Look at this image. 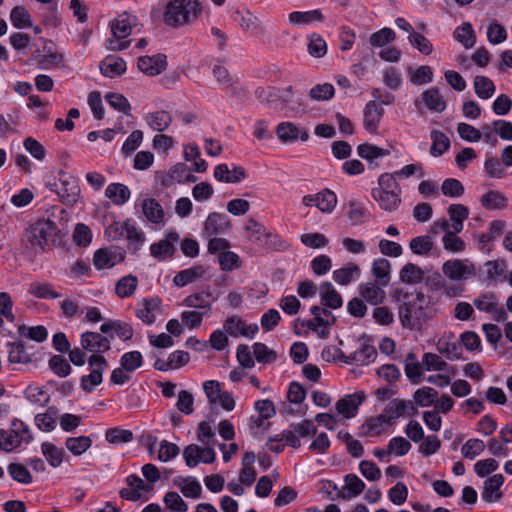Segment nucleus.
I'll list each match as a JSON object with an SVG mask.
<instances>
[{
    "label": "nucleus",
    "mask_w": 512,
    "mask_h": 512,
    "mask_svg": "<svg viewBox=\"0 0 512 512\" xmlns=\"http://www.w3.org/2000/svg\"><path fill=\"white\" fill-rule=\"evenodd\" d=\"M124 238L128 241V250L133 254H137L145 242L144 233L135 226L132 220L129 221Z\"/></svg>",
    "instance_id": "c9c22d12"
},
{
    "label": "nucleus",
    "mask_w": 512,
    "mask_h": 512,
    "mask_svg": "<svg viewBox=\"0 0 512 512\" xmlns=\"http://www.w3.org/2000/svg\"><path fill=\"white\" fill-rule=\"evenodd\" d=\"M57 227L51 220H38L26 229L23 242L30 245V248L39 247L45 250L49 239L56 234Z\"/></svg>",
    "instance_id": "39448f33"
},
{
    "label": "nucleus",
    "mask_w": 512,
    "mask_h": 512,
    "mask_svg": "<svg viewBox=\"0 0 512 512\" xmlns=\"http://www.w3.org/2000/svg\"><path fill=\"white\" fill-rule=\"evenodd\" d=\"M99 68L105 77L114 78L126 71V62L119 56L108 55L100 62Z\"/></svg>",
    "instance_id": "393cba45"
},
{
    "label": "nucleus",
    "mask_w": 512,
    "mask_h": 512,
    "mask_svg": "<svg viewBox=\"0 0 512 512\" xmlns=\"http://www.w3.org/2000/svg\"><path fill=\"white\" fill-rule=\"evenodd\" d=\"M321 304L329 309H338L343 304L341 294L335 289L331 282H322L319 286Z\"/></svg>",
    "instance_id": "412c9836"
},
{
    "label": "nucleus",
    "mask_w": 512,
    "mask_h": 512,
    "mask_svg": "<svg viewBox=\"0 0 512 512\" xmlns=\"http://www.w3.org/2000/svg\"><path fill=\"white\" fill-rule=\"evenodd\" d=\"M181 304L185 307L194 308L196 311L211 314L212 302L204 297V292L188 295Z\"/></svg>",
    "instance_id": "a19ab883"
},
{
    "label": "nucleus",
    "mask_w": 512,
    "mask_h": 512,
    "mask_svg": "<svg viewBox=\"0 0 512 512\" xmlns=\"http://www.w3.org/2000/svg\"><path fill=\"white\" fill-rule=\"evenodd\" d=\"M18 334L22 337H27L33 341L41 343L47 339L48 331L46 327L42 325H37L33 327L21 325L18 327Z\"/></svg>",
    "instance_id": "13d9d810"
},
{
    "label": "nucleus",
    "mask_w": 512,
    "mask_h": 512,
    "mask_svg": "<svg viewBox=\"0 0 512 512\" xmlns=\"http://www.w3.org/2000/svg\"><path fill=\"white\" fill-rule=\"evenodd\" d=\"M10 20L17 29L32 27L31 15L23 6H15L11 10Z\"/></svg>",
    "instance_id": "5fc2aeb1"
},
{
    "label": "nucleus",
    "mask_w": 512,
    "mask_h": 512,
    "mask_svg": "<svg viewBox=\"0 0 512 512\" xmlns=\"http://www.w3.org/2000/svg\"><path fill=\"white\" fill-rule=\"evenodd\" d=\"M105 99L108 102V104L115 110L122 112L126 115L129 114L131 105L124 95L116 92H108L105 95Z\"/></svg>",
    "instance_id": "69168bd1"
},
{
    "label": "nucleus",
    "mask_w": 512,
    "mask_h": 512,
    "mask_svg": "<svg viewBox=\"0 0 512 512\" xmlns=\"http://www.w3.org/2000/svg\"><path fill=\"white\" fill-rule=\"evenodd\" d=\"M433 245V241L428 235L417 236L409 243L411 251L417 255H427L433 249Z\"/></svg>",
    "instance_id": "bf43d9fd"
},
{
    "label": "nucleus",
    "mask_w": 512,
    "mask_h": 512,
    "mask_svg": "<svg viewBox=\"0 0 512 512\" xmlns=\"http://www.w3.org/2000/svg\"><path fill=\"white\" fill-rule=\"evenodd\" d=\"M120 365L126 372L132 373L143 365V356L138 350L126 352L120 358Z\"/></svg>",
    "instance_id": "603ef678"
},
{
    "label": "nucleus",
    "mask_w": 512,
    "mask_h": 512,
    "mask_svg": "<svg viewBox=\"0 0 512 512\" xmlns=\"http://www.w3.org/2000/svg\"><path fill=\"white\" fill-rule=\"evenodd\" d=\"M399 277L403 283L418 284L424 279V272L418 265L407 263L401 268Z\"/></svg>",
    "instance_id": "37998d69"
},
{
    "label": "nucleus",
    "mask_w": 512,
    "mask_h": 512,
    "mask_svg": "<svg viewBox=\"0 0 512 512\" xmlns=\"http://www.w3.org/2000/svg\"><path fill=\"white\" fill-rule=\"evenodd\" d=\"M403 302L398 308L399 321L404 329L411 331H421L424 324L433 316L431 306L432 298L425 295L422 291L414 290L413 292H402V290L394 291V298Z\"/></svg>",
    "instance_id": "f257e3e1"
},
{
    "label": "nucleus",
    "mask_w": 512,
    "mask_h": 512,
    "mask_svg": "<svg viewBox=\"0 0 512 512\" xmlns=\"http://www.w3.org/2000/svg\"><path fill=\"white\" fill-rule=\"evenodd\" d=\"M480 202L487 210L503 209L507 206V198L497 190H490L485 193Z\"/></svg>",
    "instance_id": "79ce46f5"
},
{
    "label": "nucleus",
    "mask_w": 512,
    "mask_h": 512,
    "mask_svg": "<svg viewBox=\"0 0 512 512\" xmlns=\"http://www.w3.org/2000/svg\"><path fill=\"white\" fill-rule=\"evenodd\" d=\"M42 453L52 467L61 465L64 456V450L57 448L53 443L44 442L41 445Z\"/></svg>",
    "instance_id": "4d7b16f0"
},
{
    "label": "nucleus",
    "mask_w": 512,
    "mask_h": 512,
    "mask_svg": "<svg viewBox=\"0 0 512 512\" xmlns=\"http://www.w3.org/2000/svg\"><path fill=\"white\" fill-rule=\"evenodd\" d=\"M7 347L9 348V362L17 364H28L32 362V358L30 354L27 352L23 341L19 340L16 342H8Z\"/></svg>",
    "instance_id": "2f4dec72"
},
{
    "label": "nucleus",
    "mask_w": 512,
    "mask_h": 512,
    "mask_svg": "<svg viewBox=\"0 0 512 512\" xmlns=\"http://www.w3.org/2000/svg\"><path fill=\"white\" fill-rule=\"evenodd\" d=\"M360 295L372 305H378L385 299V291L376 283L362 284Z\"/></svg>",
    "instance_id": "58836bf2"
},
{
    "label": "nucleus",
    "mask_w": 512,
    "mask_h": 512,
    "mask_svg": "<svg viewBox=\"0 0 512 512\" xmlns=\"http://www.w3.org/2000/svg\"><path fill=\"white\" fill-rule=\"evenodd\" d=\"M321 311H323L322 307L317 306V305L312 306L310 309L311 314L314 316L313 319H314L315 326L318 329V335L320 338L324 339L329 336L328 328L330 326H333L336 323L337 318H336V316H331L330 318H324L321 315Z\"/></svg>",
    "instance_id": "72a5a7b5"
},
{
    "label": "nucleus",
    "mask_w": 512,
    "mask_h": 512,
    "mask_svg": "<svg viewBox=\"0 0 512 512\" xmlns=\"http://www.w3.org/2000/svg\"><path fill=\"white\" fill-rule=\"evenodd\" d=\"M359 275L360 268L354 262H349L333 271V279L339 285H348L352 280L358 278Z\"/></svg>",
    "instance_id": "7c9ffc66"
},
{
    "label": "nucleus",
    "mask_w": 512,
    "mask_h": 512,
    "mask_svg": "<svg viewBox=\"0 0 512 512\" xmlns=\"http://www.w3.org/2000/svg\"><path fill=\"white\" fill-rule=\"evenodd\" d=\"M113 335L100 332L85 331L80 335V345L83 350L95 356H103L111 349Z\"/></svg>",
    "instance_id": "0eeeda50"
},
{
    "label": "nucleus",
    "mask_w": 512,
    "mask_h": 512,
    "mask_svg": "<svg viewBox=\"0 0 512 512\" xmlns=\"http://www.w3.org/2000/svg\"><path fill=\"white\" fill-rule=\"evenodd\" d=\"M345 485L338 491L337 497L350 500L360 495L365 489V483L356 474H347L345 476Z\"/></svg>",
    "instance_id": "bb28decb"
},
{
    "label": "nucleus",
    "mask_w": 512,
    "mask_h": 512,
    "mask_svg": "<svg viewBox=\"0 0 512 512\" xmlns=\"http://www.w3.org/2000/svg\"><path fill=\"white\" fill-rule=\"evenodd\" d=\"M504 481L505 479L502 474H494L488 477L484 481L482 498L486 502L490 503L498 501L502 497V492L500 491V489L504 484Z\"/></svg>",
    "instance_id": "b1692460"
},
{
    "label": "nucleus",
    "mask_w": 512,
    "mask_h": 512,
    "mask_svg": "<svg viewBox=\"0 0 512 512\" xmlns=\"http://www.w3.org/2000/svg\"><path fill=\"white\" fill-rule=\"evenodd\" d=\"M56 414L57 409L54 407H49L45 413L37 414L35 416V424L36 426L46 432H50L56 427Z\"/></svg>",
    "instance_id": "864d4df0"
},
{
    "label": "nucleus",
    "mask_w": 512,
    "mask_h": 512,
    "mask_svg": "<svg viewBox=\"0 0 512 512\" xmlns=\"http://www.w3.org/2000/svg\"><path fill=\"white\" fill-rule=\"evenodd\" d=\"M126 252L121 247H105L95 251L93 255V264L97 270L113 268L122 263Z\"/></svg>",
    "instance_id": "6e6552de"
},
{
    "label": "nucleus",
    "mask_w": 512,
    "mask_h": 512,
    "mask_svg": "<svg viewBox=\"0 0 512 512\" xmlns=\"http://www.w3.org/2000/svg\"><path fill=\"white\" fill-rule=\"evenodd\" d=\"M422 99L429 110L443 112L446 108V102L436 87L425 90Z\"/></svg>",
    "instance_id": "e433bc0d"
},
{
    "label": "nucleus",
    "mask_w": 512,
    "mask_h": 512,
    "mask_svg": "<svg viewBox=\"0 0 512 512\" xmlns=\"http://www.w3.org/2000/svg\"><path fill=\"white\" fill-rule=\"evenodd\" d=\"M408 40L415 49L424 55H430L433 52L432 43L421 33L411 32Z\"/></svg>",
    "instance_id": "338daca9"
},
{
    "label": "nucleus",
    "mask_w": 512,
    "mask_h": 512,
    "mask_svg": "<svg viewBox=\"0 0 512 512\" xmlns=\"http://www.w3.org/2000/svg\"><path fill=\"white\" fill-rule=\"evenodd\" d=\"M236 14L240 16L239 25L244 32L253 36L263 33L260 19L250 10L236 11Z\"/></svg>",
    "instance_id": "cd10ccee"
},
{
    "label": "nucleus",
    "mask_w": 512,
    "mask_h": 512,
    "mask_svg": "<svg viewBox=\"0 0 512 512\" xmlns=\"http://www.w3.org/2000/svg\"><path fill=\"white\" fill-rule=\"evenodd\" d=\"M365 398L366 395L363 391L346 395L336 402L335 408L339 414L349 419L357 414L358 408L363 403Z\"/></svg>",
    "instance_id": "4468645a"
},
{
    "label": "nucleus",
    "mask_w": 512,
    "mask_h": 512,
    "mask_svg": "<svg viewBox=\"0 0 512 512\" xmlns=\"http://www.w3.org/2000/svg\"><path fill=\"white\" fill-rule=\"evenodd\" d=\"M183 458L188 467L194 468L199 462L213 463L216 459V453L211 447H200L196 444H190L184 448Z\"/></svg>",
    "instance_id": "1a4fd4ad"
},
{
    "label": "nucleus",
    "mask_w": 512,
    "mask_h": 512,
    "mask_svg": "<svg viewBox=\"0 0 512 512\" xmlns=\"http://www.w3.org/2000/svg\"><path fill=\"white\" fill-rule=\"evenodd\" d=\"M205 273L202 266H194L178 272L173 279V283L178 287H184L201 278Z\"/></svg>",
    "instance_id": "4c0bfd02"
},
{
    "label": "nucleus",
    "mask_w": 512,
    "mask_h": 512,
    "mask_svg": "<svg viewBox=\"0 0 512 512\" xmlns=\"http://www.w3.org/2000/svg\"><path fill=\"white\" fill-rule=\"evenodd\" d=\"M105 439L114 445L129 443L133 440V432L120 427L109 428L105 432Z\"/></svg>",
    "instance_id": "8fccbe9b"
},
{
    "label": "nucleus",
    "mask_w": 512,
    "mask_h": 512,
    "mask_svg": "<svg viewBox=\"0 0 512 512\" xmlns=\"http://www.w3.org/2000/svg\"><path fill=\"white\" fill-rule=\"evenodd\" d=\"M278 138L283 142H294L300 138L301 141L309 139L307 130L300 131L298 127L292 122H282L276 128Z\"/></svg>",
    "instance_id": "5701e85b"
},
{
    "label": "nucleus",
    "mask_w": 512,
    "mask_h": 512,
    "mask_svg": "<svg viewBox=\"0 0 512 512\" xmlns=\"http://www.w3.org/2000/svg\"><path fill=\"white\" fill-rule=\"evenodd\" d=\"M130 195L129 188L122 183H111L105 190V196L118 206L125 204L129 200Z\"/></svg>",
    "instance_id": "f704fd0d"
},
{
    "label": "nucleus",
    "mask_w": 512,
    "mask_h": 512,
    "mask_svg": "<svg viewBox=\"0 0 512 512\" xmlns=\"http://www.w3.org/2000/svg\"><path fill=\"white\" fill-rule=\"evenodd\" d=\"M395 32L391 28H382L370 36V44L374 47H383L395 40Z\"/></svg>",
    "instance_id": "774afa93"
},
{
    "label": "nucleus",
    "mask_w": 512,
    "mask_h": 512,
    "mask_svg": "<svg viewBox=\"0 0 512 512\" xmlns=\"http://www.w3.org/2000/svg\"><path fill=\"white\" fill-rule=\"evenodd\" d=\"M200 13L198 0H172L166 7L164 21L169 26L178 27L195 19Z\"/></svg>",
    "instance_id": "f03ea898"
},
{
    "label": "nucleus",
    "mask_w": 512,
    "mask_h": 512,
    "mask_svg": "<svg viewBox=\"0 0 512 512\" xmlns=\"http://www.w3.org/2000/svg\"><path fill=\"white\" fill-rule=\"evenodd\" d=\"M289 22L293 25H305L312 22H322L324 16L320 9L310 11H294L288 15Z\"/></svg>",
    "instance_id": "473e14b6"
},
{
    "label": "nucleus",
    "mask_w": 512,
    "mask_h": 512,
    "mask_svg": "<svg viewBox=\"0 0 512 512\" xmlns=\"http://www.w3.org/2000/svg\"><path fill=\"white\" fill-rule=\"evenodd\" d=\"M302 203L307 207L316 206L323 213H331L337 205V196L330 189H323L317 194L303 196Z\"/></svg>",
    "instance_id": "9d476101"
},
{
    "label": "nucleus",
    "mask_w": 512,
    "mask_h": 512,
    "mask_svg": "<svg viewBox=\"0 0 512 512\" xmlns=\"http://www.w3.org/2000/svg\"><path fill=\"white\" fill-rule=\"evenodd\" d=\"M384 114L383 107L376 101H369L363 111V126L371 134L376 133L382 116Z\"/></svg>",
    "instance_id": "dca6fc26"
},
{
    "label": "nucleus",
    "mask_w": 512,
    "mask_h": 512,
    "mask_svg": "<svg viewBox=\"0 0 512 512\" xmlns=\"http://www.w3.org/2000/svg\"><path fill=\"white\" fill-rule=\"evenodd\" d=\"M391 264L385 258H378L372 264L373 276L379 285L386 286L390 281Z\"/></svg>",
    "instance_id": "c03bdc74"
},
{
    "label": "nucleus",
    "mask_w": 512,
    "mask_h": 512,
    "mask_svg": "<svg viewBox=\"0 0 512 512\" xmlns=\"http://www.w3.org/2000/svg\"><path fill=\"white\" fill-rule=\"evenodd\" d=\"M443 273L451 280H464L474 274L473 265H465L461 260H448L443 264Z\"/></svg>",
    "instance_id": "aec40b11"
},
{
    "label": "nucleus",
    "mask_w": 512,
    "mask_h": 512,
    "mask_svg": "<svg viewBox=\"0 0 512 512\" xmlns=\"http://www.w3.org/2000/svg\"><path fill=\"white\" fill-rule=\"evenodd\" d=\"M28 292L31 295L42 299H56L61 297V294L54 291L52 285L49 283H31Z\"/></svg>",
    "instance_id": "6e6d98bb"
},
{
    "label": "nucleus",
    "mask_w": 512,
    "mask_h": 512,
    "mask_svg": "<svg viewBox=\"0 0 512 512\" xmlns=\"http://www.w3.org/2000/svg\"><path fill=\"white\" fill-rule=\"evenodd\" d=\"M214 177L219 182L239 183L247 177V174L241 166L233 165V168L230 169L227 164L223 163L214 168Z\"/></svg>",
    "instance_id": "a211bd4d"
},
{
    "label": "nucleus",
    "mask_w": 512,
    "mask_h": 512,
    "mask_svg": "<svg viewBox=\"0 0 512 512\" xmlns=\"http://www.w3.org/2000/svg\"><path fill=\"white\" fill-rule=\"evenodd\" d=\"M172 120V115L165 110L148 113L145 116V121L148 126L157 132H163L168 129Z\"/></svg>",
    "instance_id": "c85d7f7f"
},
{
    "label": "nucleus",
    "mask_w": 512,
    "mask_h": 512,
    "mask_svg": "<svg viewBox=\"0 0 512 512\" xmlns=\"http://www.w3.org/2000/svg\"><path fill=\"white\" fill-rule=\"evenodd\" d=\"M401 192H388L382 190H372L371 195L373 199L379 204L380 208L385 211H394L401 203Z\"/></svg>",
    "instance_id": "a878e982"
},
{
    "label": "nucleus",
    "mask_w": 512,
    "mask_h": 512,
    "mask_svg": "<svg viewBox=\"0 0 512 512\" xmlns=\"http://www.w3.org/2000/svg\"><path fill=\"white\" fill-rule=\"evenodd\" d=\"M137 286V277L133 275H127L117 281L115 286V293L120 298H127L134 294Z\"/></svg>",
    "instance_id": "de8ad7c7"
},
{
    "label": "nucleus",
    "mask_w": 512,
    "mask_h": 512,
    "mask_svg": "<svg viewBox=\"0 0 512 512\" xmlns=\"http://www.w3.org/2000/svg\"><path fill=\"white\" fill-rule=\"evenodd\" d=\"M7 471L13 480L21 484H30L33 480L29 470L20 463H11L7 467Z\"/></svg>",
    "instance_id": "e2e57ef3"
},
{
    "label": "nucleus",
    "mask_w": 512,
    "mask_h": 512,
    "mask_svg": "<svg viewBox=\"0 0 512 512\" xmlns=\"http://www.w3.org/2000/svg\"><path fill=\"white\" fill-rule=\"evenodd\" d=\"M335 89L330 83L317 84L309 91L312 100L327 101L333 98Z\"/></svg>",
    "instance_id": "0e129e2a"
},
{
    "label": "nucleus",
    "mask_w": 512,
    "mask_h": 512,
    "mask_svg": "<svg viewBox=\"0 0 512 512\" xmlns=\"http://www.w3.org/2000/svg\"><path fill=\"white\" fill-rule=\"evenodd\" d=\"M66 448L75 456H80L92 445L89 436L68 437L65 442Z\"/></svg>",
    "instance_id": "3c124183"
},
{
    "label": "nucleus",
    "mask_w": 512,
    "mask_h": 512,
    "mask_svg": "<svg viewBox=\"0 0 512 512\" xmlns=\"http://www.w3.org/2000/svg\"><path fill=\"white\" fill-rule=\"evenodd\" d=\"M438 397V391L431 387H422L414 393V401L421 407H429L434 404Z\"/></svg>",
    "instance_id": "680f3d73"
},
{
    "label": "nucleus",
    "mask_w": 512,
    "mask_h": 512,
    "mask_svg": "<svg viewBox=\"0 0 512 512\" xmlns=\"http://www.w3.org/2000/svg\"><path fill=\"white\" fill-rule=\"evenodd\" d=\"M430 138L432 140L430 154L433 157H439L449 149L450 140L443 132L434 129L430 133Z\"/></svg>",
    "instance_id": "a18cd8bd"
},
{
    "label": "nucleus",
    "mask_w": 512,
    "mask_h": 512,
    "mask_svg": "<svg viewBox=\"0 0 512 512\" xmlns=\"http://www.w3.org/2000/svg\"><path fill=\"white\" fill-rule=\"evenodd\" d=\"M407 409H410L409 414H415L417 412L411 401H405L403 399H392L384 408L382 415L388 420L391 425L397 418L403 416Z\"/></svg>",
    "instance_id": "f3484780"
},
{
    "label": "nucleus",
    "mask_w": 512,
    "mask_h": 512,
    "mask_svg": "<svg viewBox=\"0 0 512 512\" xmlns=\"http://www.w3.org/2000/svg\"><path fill=\"white\" fill-rule=\"evenodd\" d=\"M253 354L259 363L270 364L276 361L278 355L274 350L269 349L266 344L256 342L253 345Z\"/></svg>",
    "instance_id": "052dcab7"
},
{
    "label": "nucleus",
    "mask_w": 512,
    "mask_h": 512,
    "mask_svg": "<svg viewBox=\"0 0 512 512\" xmlns=\"http://www.w3.org/2000/svg\"><path fill=\"white\" fill-rule=\"evenodd\" d=\"M455 40L460 42L465 48H472L476 42L475 32L472 25L464 22L461 26L457 27L453 33Z\"/></svg>",
    "instance_id": "49530a36"
},
{
    "label": "nucleus",
    "mask_w": 512,
    "mask_h": 512,
    "mask_svg": "<svg viewBox=\"0 0 512 512\" xmlns=\"http://www.w3.org/2000/svg\"><path fill=\"white\" fill-rule=\"evenodd\" d=\"M137 66L146 75H159L167 67L166 55L158 53L153 56H141L138 58Z\"/></svg>",
    "instance_id": "2eb2a0df"
},
{
    "label": "nucleus",
    "mask_w": 512,
    "mask_h": 512,
    "mask_svg": "<svg viewBox=\"0 0 512 512\" xmlns=\"http://www.w3.org/2000/svg\"><path fill=\"white\" fill-rule=\"evenodd\" d=\"M232 227L227 215L218 212H211L204 222L203 235L205 237L217 236L228 232Z\"/></svg>",
    "instance_id": "f8f14e48"
},
{
    "label": "nucleus",
    "mask_w": 512,
    "mask_h": 512,
    "mask_svg": "<svg viewBox=\"0 0 512 512\" xmlns=\"http://www.w3.org/2000/svg\"><path fill=\"white\" fill-rule=\"evenodd\" d=\"M142 209L144 215L150 222L155 224L162 222L164 218V210L156 199H144L142 203Z\"/></svg>",
    "instance_id": "ea45409f"
},
{
    "label": "nucleus",
    "mask_w": 512,
    "mask_h": 512,
    "mask_svg": "<svg viewBox=\"0 0 512 512\" xmlns=\"http://www.w3.org/2000/svg\"><path fill=\"white\" fill-rule=\"evenodd\" d=\"M100 331L106 335H115L123 341L131 340L134 335L133 327L121 320L109 319L100 326Z\"/></svg>",
    "instance_id": "6ab92c4d"
},
{
    "label": "nucleus",
    "mask_w": 512,
    "mask_h": 512,
    "mask_svg": "<svg viewBox=\"0 0 512 512\" xmlns=\"http://www.w3.org/2000/svg\"><path fill=\"white\" fill-rule=\"evenodd\" d=\"M226 333L232 337L243 336L253 339L258 333L259 327L256 323L247 324L241 317L237 315L229 316L223 323Z\"/></svg>",
    "instance_id": "9b49d317"
},
{
    "label": "nucleus",
    "mask_w": 512,
    "mask_h": 512,
    "mask_svg": "<svg viewBox=\"0 0 512 512\" xmlns=\"http://www.w3.org/2000/svg\"><path fill=\"white\" fill-rule=\"evenodd\" d=\"M33 437L28 426L19 419L11 422L10 430L0 429V450L11 452L22 443H29Z\"/></svg>",
    "instance_id": "7ed1b4c3"
},
{
    "label": "nucleus",
    "mask_w": 512,
    "mask_h": 512,
    "mask_svg": "<svg viewBox=\"0 0 512 512\" xmlns=\"http://www.w3.org/2000/svg\"><path fill=\"white\" fill-rule=\"evenodd\" d=\"M59 183H49L51 191H54L59 196L61 202L68 206L75 205L80 197V186L78 180L70 173L60 170Z\"/></svg>",
    "instance_id": "20e7f679"
},
{
    "label": "nucleus",
    "mask_w": 512,
    "mask_h": 512,
    "mask_svg": "<svg viewBox=\"0 0 512 512\" xmlns=\"http://www.w3.org/2000/svg\"><path fill=\"white\" fill-rule=\"evenodd\" d=\"M87 363L91 372L81 377L80 387L84 392L91 393L95 387L102 383L103 373L108 367V361L104 356L90 355Z\"/></svg>",
    "instance_id": "423d86ee"
},
{
    "label": "nucleus",
    "mask_w": 512,
    "mask_h": 512,
    "mask_svg": "<svg viewBox=\"0 0 512 512\" xmlns=\"http://www.w3.org/2000/svg\"><path fill=\"white\" fill-rule=\"evenodd\" d=\"M437 351L448 360H458L462 357L463 348L459 342L449 338H440L436 344Z\"/></svg>",
    "instance_id": "c756f323"
},
{
    "label": "nucleus",
    "mask_w": 512,
    "mask_h": 512,
    "mask_svg": "<svg viewBox=\"0 0 512 512\" xmlns=\"http://www.w3.org/2000/svg\"><path fill=\"white\" fill-rule=\"evenodd\" d=\"M473 84L476 95L481 99H489L495 93L496 87L493 81L486 76H476Z\"/></svg>",
    "instance_id": "09e8293b"
},
{
    "label": "nucleus",
    "mask_w": 512,
    "mask_h": 512,
    "mask_svg": "<svg viewBox=\"0 0 512 512\" xmlns=\"http://www.w3.org/2000/svg\"><path fill=\"white\" fill-rule=\"evenodd\" d=\"M390 426L388 420L382 413L376 417H370L359 427L358 435L360 437H376L379 436L386 428Z\"/></svg>",
    "instance_id": "4be33fe9"
},
{
    "label": "nucleus",
    "mask_w": 512,
    "mask_h": 512,
    "mask_svg": "<svg viewBox=\"0 0 512 512\" xmlns=\"http://www.w3.org/2000/svg\"><path fill=\"white\" fill-rule=\"evenodd\" d=\"M138 24V18L135 15L124 11L118 15L117 18L110 22V29L113 37L117 39H124L128 37L132 28Z\"/></svg>",
    "instance_id": "ddd939ff"
}]
</instances>
